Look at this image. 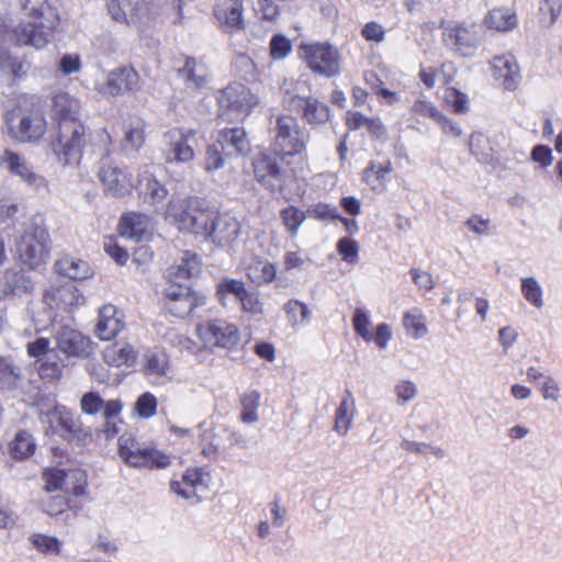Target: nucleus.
Returning a JSON list of instances; mask_svg holds the SVG:
<instances>
[{"label":"nucleus","instance_id":"41","mask_svg":"<svg viewBox=\"0 0 562 562\" xmlns=\"http://www.w3.org/2000/svg\"><path fill=\"white\" fill-rule=\"evenodd\" d=\"M403 326L407 334L415 339L422 338L427 334L425 316L417 308L404 314Z\"/></svg>","mask_w":562,"mask_h":562},{"label":"nucleus","instance_id":"22","mask_svg":"<svg viewBox=\"0 0 562 562\" xmlns=\"http://www.w3.org/2000/svg\"><path fill=\"white\" fill-rule=\"evenodd\" d=\"M192 137V131H170L166 133L165 139L168 144L166 161L179 164L191 161L194 158V151L190 145Z\"/></svg>","mask_w":562,"mask_h":562},{"label":"nucleus","instance_id":"11","mask_svg":"<svg viewBox=\"0 0 562 562\" xmlns=\"http://www.w3.org/2000/svg\"><path fill=\"white\" fill-rule=\"evenodd\" d=\"M0 166L4 167L12 176L20 178L21 181L35 191L47 188L46 179L34 170L31 162L12 150L5 149L2 153Z\"/></svg>","mask_w":562,"mask_h":562},{"label":"nucleus","instance_id":"51","mask_svg":"<svg viewBox=\"0 0 562 562\" xmlns=\"http://www.w3.org/2000/svg\"><path fill=\"white\" fill-rule=\"evenodd\" d=\"M246 291L245 283L240 280L225 278L217 283V295L221 301L226 294H232L239 301Z\"/></svg>","mask_w":562,"mask_h":562},{"label":"nucleus","instance_id":"45","mask_svg":"<svg viewBox=\"0 0 562 562\" xmlns=\"http://www.w3.org/2000/svg\"><path fill=\"white\" fill-rule=\"evenodd\" d=\"M283 225L291 237H296L306 218V213L295 206H289L280 213Z\"/></svg>","mask_w":562,"mask_h":562},{"label":"nucleus","instance_id":"1","mask_svg":"<svg viewBox=\"0 0 562 562\" xmlns=\"http://www.w3.org/2000/svg\"><path fill=\"white\" fill-rule=\"evenodd\" d=\"M56 10L47 3L33 8L27 20L13 29V38L18 45L44 48L53 38L58 24Z\"/></svg>","mask_w":562,"mask_h":562},{"label":"nucleus","instance_id":"49","mask_svg":"<svg viewBox=\"0 0 562 562\" xmlns=\"http://www.w3.org/2000/svg\"><path fill=\"white\" fill-rule=\"evenodd\" d=\"M144 142V124L140 121L131 124L127 127L123 139L124 149H139L143 146Z\"/></svg>","mask_w":562,"mask_h":562},{"label":"nucleus","instance_id":"18","mask_svg":"<svg viewBox=\"0 0 562 562\" xmlns=\"http://www.w3.org/2000/svg\"><path fill=\"white\" fill-rule=\"evenodd\" d=\"M98 177L106 194L124 196L132 191L133 183L127 170L106 164L100 167Z\"/></svg>","mask_w":562,"mask_h":562},{"label":"nucleus","instance_id":"5","mask_svg":"<svg viewBox=\"0 0 562 562\" xmlns=\"http://www.w3.org/2000/svg\"><path fill=\"white\" fill-rule=\"evenodd\" d=\"M119 454L127 465L133 468L164 469L170 463L168 456L139 442L133 434L127 432L119 438Z\"/></svg>","mask_w":562,"mask_h":562},{"label":"nucleus","instance_id":"28","mask_svg":"<svg viewBox=\"0 0 562 562\" xmlns=\"http://www.w3.org/2000/svg\"><path fill=\"white\" fill-rule=\"evenodd\" d=\"M46 132V120L42 113H31L23 116L15 131L20 142H35Z\"/></svg>","mask_w":562,"mask_h":562},{"label":"nucleus","instance_id":"59","mask_svg":"<svg viewBox=\"0 0 562 562\" xmlns=\"http://www.w3.org/2000/svg\"><path fill=\"white\" fill-rule=\"evenodd\" d=\"M353 328L355 331L366 340L371 339L369 333V326L371 324L368 313L362 308H357L353 315Z\"/></svg>","mask_w":562,"mask_h":562},{"label":"nucleus","instance_id":"42","mask_svg":"<svg viewBox=\"0 0 562 562\" xmlns=\"http://www.w3.org/2000/svg\"><path fill=\"white\" fill-rule=\"evenodd\" d=\"M521 294L535 308L540 310L543 307V290L536 278L528 277L521 279Z\"/></svg>","mask_w":562,"mask_h":562},{"label":"nucleus","instance_id":"6","mask_svg":"<svg viewBox=\"0 0 562 562\" xmlns=\"http://www.w3.org/2000/svg\"><path fill=\"white\" fill-rule=\"evenodd\" d=\"M16 255L24 269L40 268L49 255L47 232L41 227H31L25 231L16 243Z\"/></svg>","mask_w":562,"mask_h":562},{"label":"nucleus","instance_id":"43","mask_svg":"<svg viewBox=\"0 0 562 562\" xmlns=\"http://www.w3.org/2000/svg\"><path fill=\"white\" fill-rule=\"evenodd\" d=\"M260 402V393L258 391L246 392L240 398L241 414L240 419L245 424H254L258 422V407Z\"/></svg>","mask_w":562,"mask_h":562},{"label":"nucleus","instance_id":"56","mask_svg":"<svg viewBox=\"0 0 562 562\" xmlns=\"http://www.w3.org/2000/svg\"><path fill=\"white\" fill-rule=\"evenodd\" d=\"M241 311L250 313L252 315L263 314V303L261 302L259 294L254 291H246L239 300Z\"/></svg>","mask_w":562,"mask_h":562},{"label":"nucleus","instance_id":"55","mask_svg":"<svg viewBox=\"0 0 562 562\" xmlns=\"http://www.w3.org/2000/svg\"><path fill=\"white\" fill-rule=\"evenodd\" d=\"M104 401L97 392H87L80 401V409L86 415H97L102 412Z\"/></svg>","mask_w":562,"mask_h":562},{"label":"nucleus","instance_id":"26","mask_svg":"<svg viewBox=\"0 0 562 562\" xmlns=\"http://www.w3.org/2000/svg\"><path fill=\"white\" fill-rule=\"evenodd\" d=\"M202 268L201 258L190 250L182 252L179 263L168 269L170 282H181L200 274Z\"/></svg>","mask_w":562,"mask_h":562},{"label":"nucleus","instance_id":"9","mask_svg":"<svg viewBox=\"0 0 562 562\" xmlns=\"http://www.w3.org/2000/svg\"><path fill=\"white\" fill-rule=\"evenodd\" d=\"M302 58L308 68L325 77H335L340 72V55L329 44H311L300 47Z\"/></svg>","mask_w":562,"mask_h":562},{"label":"nucleus","instance_id":"17","mask_svg":"<svg viewBox=\"0 0 562 562\" xmlns=\"http://www.w3.org/2000/svg\"><path fill=\"white\" fill-rule=\"evenodd\" d=\"M445 41L462 56H471L479 44L474 24L459 23L445 30Z\"/></svg>","mask_w":562,"mask_h":562},{"label":"nucleus","instance_id":"53","mask_svg":"<svg viewBox=\"0 0 562 562\" xmlns=\"http://www.w3.org/2000/svg\"><path fill=\"white\" fill-rule=\"evenodd\" d=\"M40 502L43 510L50 516L61 514L67 507V502L64 496L50 495V493L47 492H44Z\"/></svg>","mask_w":562,"mask_h":562},{"label":"nucleus","instance_id":"60","mask_svg":"<svg viewBox=\"0 0 562 562\" xmlns=\"http://www.w3.org/2000/svg\"><path fill=\"white\" fill-rule=\"evenodd\" d=\"M337 249L342 256V259L349 263H353L358 259V244L350 238H341L337 244Z\"/></svg>","mask_w":562,"mask_h":562},{"label":"nucleus","instance_id":"46","mask_svg":"<svg viewBox=\"0 0 562 562\" xmlns=\"http://www.w3.org/2000/svg\"><path fill=\"white\" fill-rule=\"evenodd\" d=\"M34 442L31 434L21 430L10 443V453L15 459H24L33 453Z\"/></svg>","mask_w":562,"mask_h":562},{"label":"nucleus","instance_id":"63","mask_svg":"<svg viewBox=\"0 0 562 562\" xmlns=\"http://www.w3.org/2000/svg\"><path fill=\"white\" fill-rule=\"evenodd\" d=\"M446 101L452 106L456 113H465L468 111L467 95L454 88L447 91Z\"/></svg>","mask_w":562,"mask_h":562},{"label":"nucleus","instance_id":"47","mask_svg":"<svg viewBox=\"0 0 562 562\" xmlns=\"http://www.w3.org/2000/svg\"><path fill=\"white\" fill-rule=\"evenodd\" d=\"M393 170L392 162L386 160L384 162L371 161L370 165L363 171V180L373 186L375 183H382L385 177Z\"/></svg>","mask_w":562,"mask_h":562},{"label":"nucleus","instance_id":"7","mask_svg":"<svg viewBox=\"0 0 562 562\" xmlns=\"http://www.w3.org/2000/svg\"><path fill=\"white\" fill-rule=\"evenodd\" d=\"M203 227L198 235L220 247L233 245L241 231V224L234 214L213 210L207 211V220L204 221Z\"/></svg>","mask_w":562,"mask_h":562},{"label":"nucleus","instance_id":"2","mask_svg":"<svg viewBox=\"0 0 562 562\" xmlns=\"http://www.w3.org/2000/svg\"><path fill=\"white\" fill-rule=\"evenodd\" d=\"M272 147L276 154L288 157L305 151L310 135L292 114H279L272 125Z\"/></svg>","mask_w":562,"mask_h":562},{"label":"nucleus","instance_id":"40","mask_svg":"<svg viewBox=\"0 0 562 562\" xmlns=\"http://www.w3.org/2000/svg\"><path fill=\"white\" fill-rule=\"evenodd\" d=\"M22 380L21 369L11 358L0 357V389H15Z\"/></svg>","mask_w":562,"mask_h":562},{"label":"nucleus","instance_id":"58","mask_svg":"<svg viewBox=\"0 0 562 562\" xmlns=\"http://www.w3.org/2000/svg\"><path fill=\"white\" fill-rule=\"evenodd\" d=\"M291 49V42L283 35H274L270 41V54L273 59L285 58Z\"/></svg>","mask_w":562,"mask_h":562},{"label":"nucleus","instance_id":"19","mask_svg":"<svg viewBox=\"0 0 562 562\" xmlns=\"http://www.w3.org/2000/svg\"><path fill=\"white\" fill-rule=\"evenodd\" d=\"M493 77L505 90L514 91L518 88L521 75L516 58L510 54L495 56L490 61Z\"/></svg>","mask_w":562,"mask_h":562},{"label":"nucleus","instance_id":"54","mask_svg":"<svg viewBox=\"0 0 562 562\" xmlns=\"http://www.w3.org/2000/svg\"><path fill=\"white\" fill-rule=\"evenodd\" d=\"M157 400L151 393L142 394L134 406L135 413L142 418H149L156 414Z\"/></svg>","mask_w":562,"mask_h":562},{"label":"nucleus","instance_id":"16","mask_svg":"<svg viewBox=\"0 0 562 562\" xmlns=\"http://www.w3.org/2000/svg\"><path fill=\"white\" fill-rule=\"evenodd\" d=\"M188 93H198L210 82V70L205 63L194 57H187L182 67L177 70Z\"/></svg>","mask_w":562,"mask_h":562},{"label":"nucleus","instance_id":"14","mask_svg":"<svg viewBox=\"0 0 562 562\" xmlns=\"http://www.w3.org/2000/svg\"><path fill=\"white\" fill-rule=\"evenodd\" d=\"M140 88L139 76L133 69L123 67L108 74L106 80L98 83L95 89L106 97H115L128 91H136Z\"/></svg>","mask_w":562,"mask_h":562},{"label":"nucleus","instance_id":"29","mask_svg":"<svg viewBox=\"0 0 562 562\" xmlns=\"http://www.w3.org/2000/svg\"><path fill=\"white\" fill-rule=\"evenodd\" d=\"M254 172L257 180L270 190L276 189V181L279 180L281 170L276 159L262 154L254 161Z\"/></svg>","mask_w":562,"mask_h":562},{"label":"nucleus","instance_id":"30","mask_svg":"<svg viewBox=\"0 0 562 562\" xmlns=\"http://www.w3.org/2000/svg\"><path fill=\"white\" fill-rule=\"evenodd\" d=\"M1 290L4 291V297L9 294L22 295L30 293L33 288V281L25 272L8 269L0 278Z\"/></svg>","mask_w":562,"mask_h":562},{"label":"nucleus","instance_id":"37","mask_svg":"<svg viewBox=\"0 0 562 562\" xmlns=\"http://www.w3.org/2000/svg\"><path fill=\"white\" fill-rule=\"evenodd\" d=\"M484 23L488 29L507 32L516 27L517 16L506 8H495L485 15Z\"/></svg>","mask_w":562,"mask_h":562},{"label":"nucleus","instance_id":"25","mask_svg":"<svg viewBox=\"0 0 562 562\" xmlns=\"http://www.w3.org/2000/svg\"><path fill=\"white\" fill-rule=\"evenodd\" d=\"M123 327L124 323L117 315L115 306L108 304L100 308L95 333L101 340H110L114 338Z\"/></svg>","mask_w":562,"mask_h":562},{"label":"nucleus","instance_id":"23","mask_svg":"<svg viewBox=\"0 0 562 562\" xmlns=\"http://www.w3.org/2000/svg\"><path fill=\"white\" fill-rule=\"evenodd\" d=\"M243 9V3L239 0H217L214 14L226 32L236 33L245 27Z\"/></svg>","mask_w":562,"mask_h":562},{"label":"nucleus","instance_id":"31","mask_svg":"<svg viewBox=\"0 0 562 562\" xmlns=\"http://www.w3.org/2000/svg\"><path fill=\"white\" fill-rule=\"evenodd\" d=\"M79 101L67 93H57L53 99L52 113L57 126L68 121H79Z\"/></svg>","mask_w":562,"mask_h":562},{"label":"nucleus","instance_id":"33","mask_svg":"<svg viewBox=\"0 0 562 562\" xmlns=\"http://www.w3.org/2000/svg\"><path fill=\"white\" fill-rule=\"evenodd\" d=\"M138 178L139 190L145 200L149 199L151 204H157L166 199L168 190L154 177L148 167L144 168Z\"/></svg>","mask_w":562,"mask_h":562},{"label":"nucleus","instance_id":"34","mask_svg":"<svg viewBox=\"0 0 562 562\" xmlns=\"http://www.w3.org/2000/svg\"><path fill=\"white\" fill-rule=\"evenodd\" d=\"M56 271L72 280H85L92 276V270L87 261L74 257H63L55 263Z\"/></svg>","mask_w":562,"mask_h":562},{"label":"nucleus","instance_id":"13","mask_svg":"<svg viewBox=\"0 0 562 562\" xmlns=\"http://www.w3.org/2000/svg\"><path fill=\"white\" fill-rule=\"evenodd\" d=\"M42 422L47 424L53 432H60L67 438H80L82 424L78 416L65 406L55 405L50 411L41 415Z\"/></svg>","mask_w":562,"mask_h":562},{"label":"nucleus","instance_id":"35","mask_svg":"<svg viewBox=\"0 0 562 562\" xmlns=\"http://www.w3.org/2000/svg\"><path fill=\"white\" fill-rule=\"evenodd\" d=\"M293 99L304 101L303 117L311 125L324 124L329 120V108L317 99L294 94Z\"/></svg>","mask_w":562,"mask_h":562},{"label":"nucleus","instance_id":"24","mask_svg":"<svg viewBox=\"0 0 562 562\" xmlns=\"http://www.w3.org/2000/svg\"><path fill=\"white\" fill-rule=\"evenodd\" d=\"M216 142L227 157H238L250 151V142L243 127L222 130Z\"/></svg>","mask_w":562,"mask_h":562},{"label":"nucleus","instance_id":"27","mask_svg":"<svg viewBox=\"0 0 562 562\" xmlns=\"http://www.w3.org/2000/svg\"><path fill=\"white\" fill-rule=\"evenodd\" d=\"M150 220L140 213H128L120 221V233L122 236L140 241L149 235Z\"/></svg>","mask_w":562,"mask_h":562},{"label":"nucleus","instance_id":"32","mask_svg":"<svg viewBox=\"0 0 562 562\" xmlns=\"http://www.w3.org/2000/svg\"><path fill=\"white\" fill-rule=\"evenodd\" d=\"M356 415V402L350 391H346L335 413L334 431L339 436L348 434Z\"/></svg>","mask_w":562,"mask_h":562},{"label":"nucleus","instance_id":"38","mask_svg":"<svg viewBox=\"0 0 562 562\" xmlns=\"http://www.w3.org/2000/svg\"><path fill=\"white\" fill-rule=\"evenodd\" d=\"M103 359L113 367L128 366L136 360V353L130 344H115L105 348Z\"/></svg>","mask_w":562,"mask_h":562},{"label":"nucleus","instance_id":"62","mask_svg":"<svg viewBox=\"0 0 562 562\" xmlns=\"http://www.w3.org/2000/svg\"><path fill=\"white\" fill-rule=\"evenodd\" d=\"M58 69L65 76L77 74L81 69V59L78 54L64 55L58 64Z\"/></svg>","mask_w":562,"mask_h":562},{"label":"nucleus","instance_id":"57","mask_svg":"<svg viewBox=\"0 0 562 562\" xmlns=\"http://www.w3.org/2000/svg\"><path fill=\"white\" fill-rule=\"evenodd\" d=\"M308 216L321 220V221H333L340 218V214L336 206L326 204V203H317L312 205L307 210Z\"/></svg>","mask_w":562,"mask_h":562},{"label":"nucleus","instance_id":"52","mask_svg":"<svg viewBox=\"0 0 562 562\" xmlns=\"http://www.w3.org/2000/svg\"><path fill=\"white\" fill-rule=\"evenodd\" d=\"M226 158L228 157L224 155L217 142L207 146L205 153V170L212 172L223 168Z\"/></svg>","mask_w":562,"mask_h":562},{"label":"nucleus","instance_id":"21","mask_svg":"<svg viewBox=\"0 0 562 562\" xmlns=\"http://www.w3.org/2000/svg\"><path fill=\"white\" fill-rule=\"evenodd\" d=\"M55 339L57 348L68 357H86L90 353V340L69 326H60Z\"/></svg>","mask_w":562,"mask_h":562},{"label":"nucleus","instance_id":"39","mask_svg":"<svg viewBox=\"0 0 562 562\" xmlns=\"http://www.w3.org/2000/svg\"><path fill=\"white\" fill-rule=\"evenodd\" d=\"M285 313L286 321L292 328H296L300 325L307 324L311 318V311L308 306L299 301L290 300L282 306Z\"/></svg>","mask_w":562,"mask_h":562},{"label":"nucleus","instance_id":"48","mask_svg":"<svg viewBox=\"0 0 562 562\" xmlns=\"http://www.w3.org/2000/svg\"><path fill=\"white\" fill-rule=\"evenodd\" d=\"M403 450L414 452L417 454H432L436 459L440 460L446 457V451L439 446H431L426 442H417L408 439H403L401 442Z\"/></svg>","mask_w":562,"mask_h":562},{"label":"nucleus","instance_id":"50","mask_svg":"<svg viewBox=\"0 0 562 562\" xmlns=\"http://www.w3.org/2000/svg\"><path fill=\"white\" fill-rule=\"evenodd\" d=\"M148 373L162 375L169 367L168 357L162 351H148L145 356Z\"/></svg>","mask_w":562,"mask_h":562},{"label":"nucleus","instance_id":"64","mask_svg":"<svg viewBox=\"0 0 562 562\" xmlns=\"http://www.w3.org/2000/svg\"><path fill=\"white\" fill-rule=\"evenodd\" d=\"M412 111L415 114L430 117L434 121L439 117L440 112L437 110V108L428 100H417L412 106Z\"/></svg>","mask_w":562,"mask_h":562},{"label":"nucleus","instance_id":"12","mask_svg":"<svg viewBox=\"0 0 562 562\" xmlns=\"http://www.w3.org/2000/svg\"><path fill=\"white\" fill-rule=\"evenodd\" d=\"M166 306L177 317H184L194 307L203 305L205 297L193 292L189 285L171 282L165 291Z\"/></svg>","mask_w":562,"mask_h":562},{"label":"nucleus","instance_id":"8","mask_svg":"<svg viewBox=\"0 0 562 562\" xmlns=\"http://www.w3.org/2000/svg\"><path fill=\"white\" fill-rule=\"evenodd\" d=\"M256 95L241 83H231L218 97L220 115L226 121L245 119L257 104Z\"/></svg>","mask_w":562,"mask_h":562},{"label":"nucleus","instance_id":"44","mask_svg":"<svg viewBox=\"0 0 562 562\" xmlns=\"http://www.w3.org/2000/svg\"><path fill=\"white\" fill-rule=\"evenodd\" d=\"M276 267L267 260H257L248 267L247 274L258 284L269 283L276 278Z\"/></svg>","mask_w":562,"mask_h":562},{"label":"nucleus","instance_id":"3","mask_svg":"<svg viewBox=\"0 0 562 562\" xmlns=\"http://www.w3.org/2000/svg\"><path fill=\"white\" fill-rule=\"evenodd\" d=\"M86 143L83 124L80 121H68L58 126L57 135L50 142V148L59 164L77 167L81 161Z\"/></svg>","mask_w":562,"mask_h":562},{"label":"nucleus","instance_id":"36","mask_svg":"<svg viewBox=\"0 0 562 562\" xmlns=\"http://www.w3.org/2000/svg\"><path fill=\"white\" fill-rule=\"evenodd\" d=\"M27 540L35 551L46 557H58L64 548L63 540L42 532L31 533Z\"/></svg>","mask_w":562,"mask_h":562},{"label":"nucleus","instance_id":"10","mask_svg":"<svg viewBox=\"0 0 562 562\" xmlns=\"http://www.w3.org/2000/svg\"><path fill=\"white\" fill-rule=\"evenodd\" d=\"M196 334L206 348H233L239 341L236 325L223 319L210 321L196 326Z\"/></svg>","mask_w":562,"mask_h":562},{"label":"nucleus","instance_id":"4","mask_svg":"<svg viewBox=\"0 0 562 562\" xmlns=\"http://www.w3.org/2000/svg\"><path fill=\"white\" fill-rule=\"evenodd\" d=\"M207 211L210 209L204 207L203 202L198 198L172 196L167 204L166 218L178 229L198 235L204 229Z\"/></svg>","mask_w":562,"mask_h":562},{"label":"nucleus","instance_id":"15","mask_svg":"<svg viewBox=\"0 0 562 562\" xmlns=\"http://www.w3.org/2000/svg\"><path fill=\"white\" fill-rule=\"evenodd\" d=\"M43 479L45 481L44 490L47 493L64 490L75 495H80L86 483L85 474L79 470L47 469L43 474Z\"/></svg>","mask_w":562,"mask_h":562},{"label":"nucleus","instance_id":"20","mask_svg":"<svg viewBox=\"0 0 562 562\" xmlns=\"http://www.w3.org/2000/svg\"><path fill=\"white\" fill-rule=\"evenodd\" d=\"M45 301L52 308L72 313L76 307L85 304L86 299L72 282H66L47 291Z\"/></svg>","mask_w":562,"mask_h":562},{"label":"nucleus","instance_id":"61","mask_svg":"<svg viewBox=\"0 0 562 562\" xmlns=\"http://www.w3.org/2000/svg\"><path fill=\"white\" fill-rule=\"evenodd\" d=\"M395 393L397 396V403L403 405L417 395V387L412 381H401L395 385Z\"/></svg>","mask_w":562,"mask_h":562}]
</instances>
